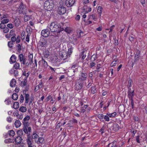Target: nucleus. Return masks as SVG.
I'll use <instances>...</instances> for the list:
<instances>
[{"label":"nucleus","instance_id":"obj_53","mask_svg":"<svg viewBox=\"0 0 147 147\" xmlns=\"http://www.w3.org/2000/svg\"><path fill=\"white\" fill-rule=\"evenodd\" d=\"M81 34H83V32H82L80 30L79 32V33L78 34L77 36L78 38H80L82 36Z\"/></svg>","mask_w":147,"mask_h":147},{"label":"nucleus","instance_id":"obj_9","mask_svg":"<svg viewBox=\"0 0 147 147\" xmlns=\"http://www.w3.org/2000/svg\"><path fill=\"white\" fill-rule=\"evenodd\" d=\"M41 35L45 37H48L50 34V32L48 29L42 30L41 32Z\"/></svg>","mask_w":147,"mask_h":147},{"label":"nucleus","instance_id":"obj_21","mask_svg":"<svg viewBox=\"0 0 147 147\" xmlns=\"http://www.w3.org/2000/svg\"><path fill=\"white\" fill-rule=\"evenodd\" d=\"M47 41L45 39H42L40 42V45L42 47H45L47 45Z\"/></svg>","mask_w":147,"mask_h":147},{"label":"nucleus","instance_id":"obj_14","mask_svg":"<svg viewBox=\"0 0 147 147\" xmlns=\"http://www.w3.org/2000/svg\"><path fill=\"white\" fill-rule=\"evenodd\" d=\"M44 139L42 137H39L38 139L35 140V142L38 144H42L44 143Z\"/></svg>","mask_w":147,"mask_h":147},{"label":"nucleus","instance_id":"obj_29","mask_svg":"<svg viewBox=\"0 0 147 147\" xmlns=\"http://www.w3.org/2000/svg\"><path fill=\"white\" fill-rule=\"evenodd\" d=\"M134 95V93L128 92V96L130 100H133Z\"/></svg>","mask_w":147,"mask_h":147},{"label":"nucleus","instance_id":"obj_54","mask_svg":"<svg viewBox=\"0 0 147 147\" xmlns=\"http://www.w3.org/2000/svg\"><path fill=\"white\" fill-rule=\"evenodd\" d=\"M65 31L67 33H69L70 31V29L69 28L67 27L65 28Z\"/></svg>","mask_w":147,"mask_h":147},{"label":"nucleus","instance_id":"obj_8","mask_svg":"<svg viewBox=\"0 0 147 147\" xmlns=\"http://www.w3.org/2000/svg\"><path fill=\"white\" fill-rule=\"evenodd\" d=\"M42 60L39 61V65L43 67L44 68H47L48 65L47 62L44 60L43 58H42Z\"/></svg>","mask_w":147,"mask_h":147},{"label":"nucleus","instance_id":"obj_60","mask_svg":"<svg viewBox=\"0 0 147 147\" xmlns=\"http://www.w3.org/2000/svg\"><path fill=\"white\" fill-rule=\"evenodd\" d=\"M116 61H113L111 64V66H115L116 65Z\"/></svg>","mask_w":147,"mask_h":147},{"label":"nucleus","instance_id":"obj_44","mask_svg":"<svg viewBox=\"0 0 147 147\" xmlns=\"http://www.w3.org/2000/svg\"><path fill=\"white\" fill-rule=\"evenodd\" d=\"M98 118L101 120L103 119L104 117V115L102 114H99L98 115Z\"/></svg>","mask_w":147,"mask_h":147},{"label":"nucleus","instance_id":"obj_42","mask_svg":"<svg viewBox=\"0 0 147 147\" xmlns=\"http://www.w3.org/2000/svg\"><path fill=\"white\" fill-rule=\"evenodd\" d=\"M3 32L4 33H7L9 31V30L8 28L7 27H5L3 29Z\"/></svg>","mask_w":147,"mask_h":147},{"label":"nucleus","instance_id":"obj_32","mask_svg":"<svg viewBox=\"0 0 147 147\" xmlns=\"http://www.w3.org/2000/svg\"><path fill=\"white\" fill-rule=\"evenodd\" d=\"M43 86V85L42 82H40L38 86H36L35 90H36V89H37V90H38V89L42 88Z\"/></svg>","mask_w":147,"mask_h":147},{"label":"nucleus","instance_id":"obj_52","mask_svg":"<svg viewBox=\"0 0 147 147\" xmlns=\"http://www.w3.org/2000/svg\"><path fill=\"white\" fill-rule=\"evenodd\" d=\"M140 55H135V60L137 61L138 60Z\"/></svg>","mask_w":147,"mask_h":147},{"label":"nucleus","instance_id":"obj_15","mask_svg":"<svg viewBox=\"0 0 147 147\" xmlns=\"http://www.w3.org/2000/svg\"><path fill=\"white\" fill-rule=\"evenodd\" d=\"M87 77V75L85 73H82L81 77L80 78L79 80H85L86 79Z\"/></svg>","mask_w":147,"mask_h":147},{"label":"nucleus","instance_id":"obj_22","mask_svg":"<svg viewBox=\"0 0 147 147\" xmlns=\"http://www.w3.org/2000/svg\"><path fill=\"white\" fill-rule=\"evenodd\" d=\"M21 124V123L19 120H16L14 123L15 125L16 128H18L20 127Z\"/></svg>","mask_w":147,"mask_h":147},{"label":"nucleus","instance_id":"obj_10","mask_svg":"<svg viewBox=\"0 0 147 147\" xmlns=\"http://www.w3.org/2000/svg\"><path fill=\"white\" fill-rule=\"evenodd\" d=\"M83 82H78L76 83L75 85V89L77 90L81 89L82 87Z\"/></svg>","mask_w":147,"mask_h":147},{"label":"nucleus","instance_id":"obj_40","mask_svg":"<svg viewBox=\"0 0 147 147\" xmlns=\"http://www.w3.org/2000/svg\"><path fill=\"white\" fill-rule=\"evenodd\" d=\"M9 21V20L7 18L4 19L1 21V22L3 24H5L8 23Z\"/></svg>","mask_w":147,"mask_h":147},{"label":"nucleus","instance_id":"obj_57","mask_svg":"<svg viewBox=\"0 0 147 147\" xmlns=\"http://www.w3.org/2000/svg\"><path fill=\"white\" fill-rule=\"evenodd\" d=\"M11 42H15L16 40V37L15 36H13L11 37Z\"/></svg>","mask_w":147,"mask_h":147},{"label":"nucleus","instance_id":"obj_7","mask_svg":"<svg viewBox=\"0 0 147 147\" xmlns=\"http://www.w3.org/2000/svg\"><path fill=\"white\" fill-rule=\"evenodd\" d=\"M19 59L21 62V64L23 65L25 64V62L26 61V59L25 57L22 54H20L19 55L18 57Z\"/></svg>","mask_w":147,"mask_h":147},{"label":"nucleus","instance_id":"obj_16","mask_svg":"<svg viewBox=\"0 0 147 147\" xmlns=\"http://www.w3.org/2000/svg\"><path fill=\"white\" fill-rule=\"evenodd\" d=\"M13 23L16 27H18L20 25V20L18 18L15 19L13 21Z\"/></svg>","mask_w":147,"mask_h":147},{"label":"nucleus","instance_id":"obj_2","mask_svg":"<svg viewBox=\"0 0 147 147\" xmlns=\"http://www.w3.org/2000/svg\"><path fill=\"white\" fill-rule=\"evenodd\" d=\"M54 2L52 0H47L45 1L44 7L45 9L48 11L52 10L54 6Z\"/></svg>","mask_w":147,"mask_h":147},{"label":"nucleus","instance_id":"obj_58","mask_svg":"<svg viewBox=\"0 0 147 147\" xmlns=\"http://www.w3.org/2000/svg\"><path fill=\"white\" fill-rule=\"evenodd\" d=\"M17 48H18V51H21V46L20 45V44H18L17 46Z\"/></svg>","mask_w":147,"mask_h":147},{"label":"nucleus","instance_id":"obj_35","mask_svg":"<svg viewBox=\"0 0 147 147\" xmlns=\"http://www.w3.org/2000/svg\"><path fill=\"white\" fill-rule=\"evenodd\" d=\"M12 98L14 100H16L18 98V94L16 93H13L12 96Z\"/></svg>","mask_w":147,"mask_h":147},{"label":"nucleus","instance_id":"obj_23","mask_svg":"<svg viewBox=\"0 0 147 147\" xmlns=\"http://www.w3.org/2000/svg\"><path fill=\"white\" fill-rule=\"evenodd\" d=\"M16 81L14 79L11 80L10 83V86L11 87H14L16 85Z\"/></svg>","mask_w":147,"mask_h":147},{"label":"nucleus","instance_id":"obj_5","mask_svg":"<svg viewBox=\"0 0 147 147\" xmlns=\"http://www.w3.org/2000/svg\"><path fill=\"white\" fill-rule=\"evenodd\" d=\"M66 11V9L65 7L60 6L58 8V12L59 14L63 15Z\"/></svg>","mask_w":147,"mask_h":147},{"label":"nucleus","instance_id":"obj_33","mask_svg":"<svg viewBox=\"0 0 147 147\" xmlns=\"http://www.w3.org/2000/svg\"><path fill=\"white\" fill-rule=\"evenodd\" d=\"M8 134L10 136H13L15 134V132L13 130H10L8 132Z\"/></svg>","mask_w":147,"mask_h":147},{"label":"nucleus","instance_id":"obj_45","mask_svg":"<svg viewBox=\"0 0 147 147\" xmlns=\"http://www.w3.org/2000/svg\"><path fill=\"white\" fill-rule=\"evenodd\" d=\"M13 141V140L11 139H7L5 140H4V142L5 143H8L10 142H12Z\"/></svg>","mask_w":147,"mask_h":147},{"label":"nucleus","instance_id":"obj_37","mask_svg":"<svg viewBox=\"0 0 147 147\" xmlns=\"http://www.w3.org/2000/svg\"><path fill=\"white\" fill-rule=\"evenodd\" d=\"M30 19V16L28 15H25L24 16V20L25 22H27Z\"/></svg>","mask_w":147,"mask_h":147},{"label":"nucleus","instance_id":"obj_25","mask_svg":"<svg viewBox=\"0 0 147 147\" xmlns=\"http://www.w3.org/2000/svg\"><path fill=\"white\" fill-rule=\"evenodd\" d=\"M18 135V136H21L23 138L24 135H23L24 132L22 130L20 129L18 130L17 132Z\"/></svg>","mask_w":147,"mask_h":147},{"label":"nucleus","instance_id":"obj_19","mask_svg":"<svg viewBox=\"0 0 147 147\" xmlns=\"http://www.w3.org/2000/svg\"><path fill=\"white\" fill-rule=\"evenodd\" d=\"M92 19L94 21H96L97 20L96 15L95 14H90L89 16L88 20Z\"/></svg>","mask_w":147,"mask_h":147},{"label":"nucleus","instance_id":"obj_63","mask_svg":"<svg viewBox=\"0 0 147 147\" xmlns=\"http://www.w3.org/2000/svg\"><path fill=\"white\" fill-rule=\"evenodd\" d=\"M96 65V63L94 62H92L90 63V67L91 68H92L93 67L95 66Z\"/></svg>","mask_w":147,"mask_h":147},{"label":"nucleus","instance_id":"obj_12","mask_svg":"<svg viewBox=\"0 0 147 147\" xmlns=\"http://www.w3.org/2000/svg\"><path fill=\"white\" fill-rule=\"evenodd\" d=\"M75 0H67L66 4L68 7L72 6L75 3Z\"/></svg>","mask_w":147,"mask_h":147},{"label":"nucleus","instance_id":"obj_3","mask_svg":"<svg viewBox=\"0 0 147 147\" xmlns=\"http://www.w3.org/2000/svg\"><path fill=\"white\" fill-rule=\"evenodd\" d=\"M26 5L24 4L22 2H21L18 8V12L20 14H26L27 11L25 9Z\"/></svg>","mask_w":147,"mask_h":147},{"label":"nucleus","instance_id":"obj_34","mask_svg":"<svg viewBox=\"0 0 147 147\" xmlns=\"http://www.w3.org/2000/svg\"><path fill=\"white\" fill-rule=\"evenodd\" d=\"M103 8L102 7L100 6H99L97 9L98 13L100 14H101L102 12Z\"/></svg>","mask_w":147,"mask_h":147},{"label":"nucleus","instance_id":"obj_18","mask_svg":"<svg viewBox=\"0 0 147 147\" xmlns=\"http://www.w3.org/2000/svg\"><path fill=\"white\" fill-rule=\"evenodd\" d=\"M30 74V71H28V72H27V71L26 70L22 71V75L25 76L26 79H27Z\"/></svg>","mask_w":147,"mask_h":147},{"label":"nucleus","instance_id":"obj_39","mask_svg":"<svg viewBox=\"0 0 147 147\" xmlns=\"http://www.w3.org/2000/svg\"><path fill=\"white\" fill-rule=\"evenodd\" d=\"M9 17V15L7 14H5L3 15L0 18V20H1L4 18H7Z\"/></svg>","mask_w":147,"mask_h":147},{"label":"nucleus","instance_id":"obj_1","mask_svg":"<svg viewBox=\"0 0 147 147\" xmlns=\"http://www.w3.org/2000/svg\"><path fill=\"white\" fill-rule=\"evenodd\" d=\"M49 28L50 31L53 32H57L59 33L63 30V28L61 27L60 25L56 22H53L47 26Z\"/></svg>","mask_w":147,"mask_h":147},{"label":"nucleus","instance_id":"obj_43","mask_svg":"<svg viewBox=\"0 0 147 147\" xmlns=\"http://www.w3.org/2000/svg\"><path fill=\"white\" fill-rule=\"evenodd\" d=\"M30 119V117L28 115H26L24 119V122H23V123H24L26 122L28 124V123L27 122H26V121L29 120Z\"/></svg>","mask_w":147,"mask_h":147},{"label":"nucleus","instance_id":"obj_46","mask_svg":"<svg viewBox=\"0 0 147 147\" xmlns=\"http://www.w3.org/2000/svg\"><path fill=\"white\" fill-rule=\"evenodd\" d=\"M7 27L10 29H12L14 27V26L11 23H9L7 25Z\"/></svg>","mask_w":147,"mask_h":147},{"label":"nucleus","instance_id":"obj_4","mask_svg":"<svg viewBox=\"0 0 147 147\" xmlns=\"http://www.w3.org/2000/svg\"><path fill=\"white\" fill-rule=\"evenodd\" d=\"M24 126L23 128V131H24L25 134H27V138L28 136H30V132L31 131V128L30 127H28L27 123L26 122L24 123Z\"/></svg>","mask_w":147,"mask_h":147},{"label":"nucleus","instance_id":"obj_20","mask_svg":"<svg viewBox=\"0 0 147 147\" xmlns=\"http://www.w3.org/2000/svg\"><path fill=\"white\" fill-rule=\"evenodd\" d=\"M10 62L12 63H15L16 60V57L14 55H12L10 58Z\"/></svg>","mask_w":147,"mask_h":147},{"label":"nucleus","instance_id":"obj_51","mask_svg":"<svg viewBox=\"0 0 147 147\" xmlns=\"http://www.w3.org/2000/svg\"><path fill=\"white\" fill-rule=\"evenodd\" d=\"M5 27V25L4 24H3V23H2L1 22V23L0 24V28L1 29H3Z\"/></svg>","mask_w":147,"mask_h":147},{"label":"nucleus","instance_id":"obj_6","mask_svg":"<svg viewBox=\"0 0 147 147\" xmlns=\"http://www.w3.org/2000/svg\"><path fill=\"white\" fill-rule=\"evenodd\" d=\"M26 140L28 147H34V146L32 144L33 142L30 136H28Z\"/></svg>","mask_w":147,"mask_h":147},{"label":"nucleus","instance_id":"obj_36","mask_svg":"<svg viewBox=\"0 0 147 147\" xmlns=\"http://www.w3.org/2000/svg\"><path fill=\"white\" fill-rule=\"evenodd\" d=\"M38 135L36 134L34 132L32 134V138L34 139L35 140H37V138L38 137Z\"/></svg>","mask_w":147,"mask_h":147},{"label":"nucleus","instance_id":"obj_17","mask_svg":"<svg viewBox=\"0 0 147 147\" xmlns=\"http://www.w3.org/2000/svg\"><path fill=\"white\" fill-rule=\"evenodd\" d=\"M22 140V137L20 136H18L15 138V141L16 143L20 144Z\"/></svg>","mask_w":147,"mask_h":147},{"label":"nucleus","instance_id":"obj_48","mask_svg":"<svg viewBox=\"0 0 147 147\" xmlns=\"http://www.w3.org/2000/svg\"><path fill=\"white\" fill-rule=\"evenodd\" d=\"M13 45V43L11 41H9L8 42V45L10 48H11Z\"/></svg>","mask_w":147,"mask_h":147},{"label":"nucleus","instance_id":"obj_59","mask_svg":"<svg viewBox=\"0 0 147 147\" xmlns=\"http://www.w3.org/2000/svg\"><path fill=\"white\" fill-rule=\"evenodd\" d=\"M29 37H30V36L29 35L27 34L26 36V41L28 42L29 41Z\"/></svg>","mask_w":147,"mask_h":147},{"label":"nucleus","instance_id":"obj_64","mask_svg":"<svg viewBox=\"0 0 147 147\" xmlns=\"http://www.w3.org/2000/svg\"><path fill=\"white\" fill-rule=\"evenodd\" d=\"M104 127H103L100 130V132H101V134H102L104 133Z\"/></svg>","mask_w":147,"mask_h":147},{"label":"nucleus","instance_id":"obj_61","mask_svg":"<svg viewBox=\"0 0 147 147\" xmlns=\"http://www.w3.org/2000/svg\"><path fill=\"white\" fill-rule=\"evenodd\" d=\"M113 127H115V128L116 127V128L114 130L115 131H116L118 130V124H115V125H114Z\"/></svg>","mask_w":147,"mask_h":147},{"label":"nucleus","instance_id":"obj_49","mask_svg":"<svg viewBox=\"0 0 147 147\" xmlns=\"http://www.w3.org/2000/svg\"><path fill=\"white\" fill-rule=\"evenodd\" d=\"M16 43H19L20 42V36H18L17 38H16Z\"/></svg>","mask_w":147,"mask_h":147},{"label":"nucleus","instance_id":"obj_38","mask_svg":"<svg viewBox=\"0 0 147 147\" xmlns=\"http://www.w3.org/2000/svg\"><path fill=\"white\" fill-rule=\"evenodd\" d=\"M20 64L16 62L14 65V67L15 69H18L20 67Z\"/></svg>","mask_w":147,"mask_h":147},{"label":"nucleus","instance_id":"obj_56","mask_svg":"<svg viewBox=\"0 0 147 147\" xmlns=\"http://www.w3.org/2000/svg\"><path fill=\"white\" fill-rule=\"evenodd\" d=\"M86 111L85 109L83 107H81L80 109V112L81 113H84Z\"/></svg>","mask_w":147,"mask_h":147},{"label":"nucleus","instance_id":"obj_11","mask_svg":"<svg viewBox=\"0 0 147 147\" xmlns=\"http://www.w3.org/2000/svg\"><path fill=\"white\" fill-rule=\"evenodd\" d=\"M84 13L86 14L91 11V8L89 6L84 5L83 7Z\"/></svg>","mask_w":147,"mask_h":147},{"label":"nucleus","instance_id":"obj_55","mask_svg":"<svg viewBox=\"0 0 147 147\" xmlns=\"http://www.w3.org/2000/svg\"><path fill=\"white\" fill-rule=\"evenodd\" d=\"M132 82L131 80V79H130L129 80L128 83V86H129V87L131 86Z\"/></svg>","mask_w":147,"mask_h":147},{"label":"nucleus","instance_id":"obj_24","mask_svg":"<svg viewBox=\"0 0 147 147\" xmlns=\"http://www.w3.org/2000/svg\"><path fill=\"white\" fill-rule=\"evenodd\" d=\"M117 115L116 112H114L112 113H107V115H108L110 117H115Z\"/></svg>","mask_w":147,"mask_h":147},{"label":"nucleus","instance_id":"obj_30","mask_svg":"<svg viewBox=\"0 0 147 147\" xmlns=\"http://www.w3.org/2000/svg\"><path fill=\"white\" fill-rule=\"evenodd\" d=\"M91 93L93 94H94L96 92V88L95 86H94L91 87Z\"/></svg>","mask_w":147,"mask_h":147},{"label":"nucleus","instance_id":"obj_41","mask_svg":"<svg viewBox=\"0 0 147 147\" xmlns=\"http://www.w3.org/2000/svg\"><path fill=\"white\" fill-rule=\"evenodd\" d=\"M80 57L83 60H84L86 57V55L84 54V52H82L81 55H80Z\"/></svg>","mask_w":147,"mask_h":147},{"label":"nucleus","instance_id":"obj_27","mask_svg":"<svg viewBox=\"0 0 147 147\" xmlns=\"http://www.w3.org/2000/svg\"><path fill=\"white\" fill-rule=\"evenodd\" d=\"M73 48L72 47H70L68 49V51L67 52V55L69 57L70 56V55L72 54L73 52Z\"/></svg>","mask_w":147,"mask_h":147},{"label":"nucleus","instance_id":"obj_28","mask_svg":"<svg viewBox=\"0 0 147 147\" xmlns=\"http://www.w3.org/2000/svg\"><path fill=\"white\" fill-rule=\"evenodd\" d=\"M26 110L27 108L26 107L24 106L21 107L19 109V111L23 113L26 112Z\"/></svg>","mask_w":147,"mask_h":147},{"label":"nucleus","instance_id":"obj_13","mask_svg":"<svg viewBox=\"0 0 147 147\" xmlns=\"http://www.w3.org/2000/svg\"><path fill=\"white\" fill-rule=\"evenodd\" d=\"M77 123V120L73 119L70 120L69 121L68 123L67 124V125H68V127H71L72 126L74 123Z\"/></svg>","mask_w":147,"mask_h":147},{"label":"nucleus","instance_id":"obj_50","mask_svg":"<svg viewBox=\"0 0 147 147\" xmlns=\"http://www.w3.org/2000/svg\"><path fill=\"white\" fill-rule=\"evenodd\" d=\"M24 100L23 95L21 94L20 97V102L21 103Z\"/></svg>","mask_w":147,"mask_h":147},{"label":"nucleus","instance_id":"obj_31","mask_svg":"<svg viewBox=\"0 0 147 147\" xmlns=\"http://www.w3.org/2000/svg\"><path fill=\"white\" fill-rule=\"evenodd\" d=\"M19 103L18 102H15L14 103L13 107V108L15 109H17L19 107Z\"/></svg>","mask_w":147,"mask_h":147},{"label":"nucleus","instance_id":"obj_47","mask_svg":"<svg viewBox=\"0 0 147 147\" xmlns=\"http://www.w3.org/2000/svg\"><path fill=\"white\" fill-rule=\"evenodd\" d=\"M104 119L105 121H109V117L108 115H106L104 116Z\"/></svg>","mask_w":147,"mask_h":147},{"label":"nucleus","instance_id":"obj_26","mask_svg":"<svg viewBox=\"0 0 147 147\" xmlns=\"http://www.w3.org/2000/svg\"><path fill=\"white\" fill-rule=\"evenodd\" d=\"M30 98V95L28 94L25 93V103H28L29 102Z\"/></svg>","mask_w":147,"mask_h":147},{"label":"nucleus","instance_id":"obj_62","mask_svg":"<svg viewBox=\"0 0 147 147\" xmlns=\"http://www.w3.org/2000/svg\"><path fill=\"white\" fill-rule=\"evenodd\" d=\"M89 2V0H83V4H84L88 3Z\"/></svg>","mask_w":147,"mask_h":147}]
</instances>
